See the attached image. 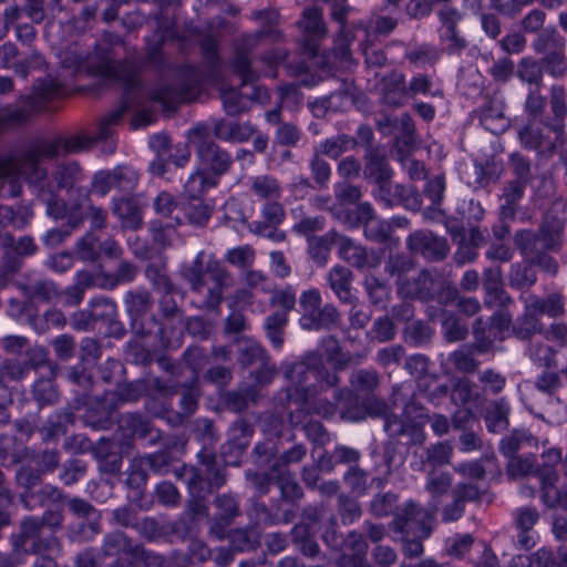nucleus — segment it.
I'll use <instances>...</instances> for the list:
<instances>
[{"label":"nucleus","mask_w":567,"mask_h":567,"mask_svg":"<svg viewBox=\"0 0 567 567\" xmlns=\"http://www.w3.org/2000/svg\"><path fill=\"white\" fill-rule=\"evenodd\" d=\"M73 414L71 412L55 413L49 417L45 424L41 427L43 440L49 441L65 433V425L72 423Z\"/></svg>","instance_id":"8fccbe9b"},{"label":"nucleus","mask_w":567,"mask_h":567,"mask_svg":"<svg viewBox=\"0 0 567 567\" xmlns=\"http://www.w3.org/2000/svg\"><path fill=\"white\" fill-rule=\"evenodd\" d=\"M23 292L32 302L58 303L61 300V292L56 285L47 279L24 285Z\"/></svg>","instance_id":"c85d7f7f"},{"label":"nucleus","mask_w":567,"mask_h":567,"mask_svg":"<svg viewBox=\"0 0 567 567\" xmlns=\"http://www.w3.org/2000/svg\"><path fill=\"white\" fill-rule=\"evenodd\" d=\"M113 214L122 221L123 227L138 229L143 225L142 210L132 198L113 200Z\"/></svg>","instance_id":"7c9ffc66"},{"label":"nucleus","mask_w":567,"mask_h":567,"mask_svg":"<svg viewBox=\"0 0 567 567\" xmlns=\"http://www.w3.org/2000/svg\"><path fill=\"white\" fill-rule=\"evenodd\" d=\"M547 106V100L542 94L540 89L529 87L525 103L524 111L528 116L529 121H540L544 118V114Z\"/></svg>","instance_id":"a18cd8bd"},{"label":"nucleus","mask_w":567,"mask_h":567,"mask_svg":"<svg viewBox=\"0 0 567 567\" xmlns=\"http://www.w3.org/2000/svg\"><path fill=\"white\" fill-rule=\"evenodd\" d=\"M425 512L413 502L405 503L395 513V525L400 532H408L412 526L422 525Z\"/></svg>","instance_id":"ea45409f"},{"label":"nucleus","mask_w":567,"mask_h":567,"mask_svg":"<svg viewBox=\"0 0 567 567\" xmlns=\"http://www.w3.org/2000/svg\"><path fill=\"white\" fill-rule=\"evenodd\" d=\"M543 458L545 460L543 467L536 471L542 485V501L548 507L567 511V488L559 489L556 486L559 475L554 468L561 461V451L549 449L543 454Z\"/></svg>","instance_id":"f8f14e48"},{"label":"nucleus","mask_w":567,"mask_h":567,"mask_svg":"<svg viewBox=\"0 0 567 567\" xmlns=\"http://www.w3.org/2000/svg\"><path fill=\"white\" fill-rule=\"evenodd\" d=\"M264 359V349L255 340L246 339L239 343V362L247 367Z\"/></svg>","instance_id":"680f3d73"},{"label":"nucleus","mask_w":567,"mask_h":567,"mask_svg":"<svg viewBox=\"0 0 567 567\" xmlns=\"http://www.w3.org/2000/svg\"><path fill=\"white\" fill-rule=\"evenodd\" d=\"M517 76L522 82L529 84L530 87L540 89L544 78L543 66L530 58H524L518 64Z\"/></svg>","instance_id":"37998d69"},{"label":"nucleus","mask_w":567,"mask_h":567,"mask_svg":"<svg viewBox=\"0 0 567 567\" xmlns=\"http://www.w3.org/2000/svg\"><path fill=\"white\" fill-rule=\"evenodd\" d=\"M530 308L537 312L539 317L546 315L550 318L561 317L565 313V301L561 295L551 293L546 299H542L534 293H523Z\"/></svg>","instance_id":"2f4dec72"},{"label":"nucleus","mask_w":567,"mask_h":567,"mask_svg":"<svg viewBox=\"0 0 567 567\" xmlns=\"http://www.w3.org/2000/svg\"><path fill=\"white\" fill-rule=\"evenodd\" d=\"M235 73L241 79L243 85L252 84L258 74L251 69L250 60L245 52L238 51L231 62Z\"/></svg>","instance_id":"4d7b16f0"},{"label":"nucleus","mask_w":567,"mask_h":567,"mask_svg":"<svg viewBox=\"0 0 567 567\" xmlns=\"http://www.w3.org/2000/svg\"><path fill=\"white\" fill-rule=\"evenodd\" d=\"M426 462L432 466L449 464L453 454V447L447 442H437L425 450Z\"/></svg>","instance_id":"bf43d9fd"},{"label":"nucleus","mask_w":567,"mask_h":567,"mask_svg":"<svg viewBox=\"0 0 567 567\" xmlns=\"http://www.w3.org/2000/svg\"><path fill=\"white\" fill-rule=\"evenodd\" d=\"M182 274L192 292L198 297V307L204 310H218L225 290L233 285V276L223 262L204 250L192 264L184 266Z\"/></svg>","instance_id":"20e7f679"},{"label":"nucleus","mask_w":567,"mask_h":567,"mask_svg":"<svg viewBox=\"0 0 567 567\" xmlns=\"http://www.w3.org/2000/svg\"><path fill=\"white\" fill-rule=\"evenodd\" d=\"M249 91L243 93L234 87L221 90L220 99L225 112L228 115L235 116L247 112L254 101L265 103L270 97L268 90L261 86L251 85Z\"/></svg>","instance_id":"2eb2a0df"},{"label":"nucleus","mask_w":567,"mask_h":567,"mask_svg":"<svg viewBox=\"0 0 567 567\" xmlns=\"http://www.w3.org/2000/svg\"><path fill=\"white\" fill-rule=\"evenodd\" d=\"M508 167L515 176L514 181L528 184L532 181L530 162L523 155L515 153L512 154L508 162Z\"/></svg>","instance_id":"0e129e2a"},{"label":"nucleus","mask_w":567,"mask_h":567,"mask_svg":"<svg viewBox=\"0 0 567 567\" xmlns=\"http://www.w3.org/2000/svg\"><path fill=\"white\" fill-rule=\"evenodd\" d=\"M103 551L107 556L126 555L134 564L143 556V546L133 544L131 538L122 532H113L105 536Z\"/></svg>","instance_id":"4be33fe9"},{"label":"nucleus","mask_w":567,"mask_h":567,"mask_svg":"<svg viewBox=\"0 0 567 567\" xmlns=\"http://www.w3.org/2000/svg\"><path fill=\"white\" fill-rule=\"evenodd\" d=\"M441 287L442 280L439 276L432 275L429 270H422L417 277L404 286L402 293L406 297L429 300L437 295Z\"/></svg>","instance_id":"412c9836"},{"label":"nucleus","mask_w":567,"mask_h":567,"mask_svg":"<svg viewBox=\"0 0 567 567\" xmlns=\"http://www.w3.org/2000/svg\"><path fill=\"white\" fill-rule=\"evenodd\" d=\"M538 446V440L529 430L515 429L508 435L504 436L499 443V451L504 456L517 455V452L527 447Z\"/></svg>","instance_id":"a878e982"},{"label":"nucleus","mask_w":567,"mask_h":567,"mask_svg":"<svg viewBox=\"0 0 567 567\" xmlns=\"http://www.w3.org/2000/svg\"><path fill=\"white\" fill-rule=\"evenodd\" d=\"M567 93L563 85L555 84L549 92L551 115L546 121H528L518 131L522 145L542 156H551L565 143V120L567 116Z\"/></svg>","instance_id":"7ed1b4c3"},{"label":"nucleus","mask_w":567,"mask_h":567,"mask_svg":"<svg viewBox=\"0 0 567 567\" xmlns=\"http://www.w3.org/2000/svg\"><path fill=\"white\" fill-rule=\"evenodd\" d=\"M192 86L174 87L168 84H159L147 92V100L163 105L165 109H174L182 102L189 101Z\"/></svg>","instance_id":"b1692460"},{"label":"nucleus","mask_w":567,"mask_h":567,"mask_svg":"<svg viewBox=\"0 0 567 567\" xmlns=\"http://www.w3.org/2000/svg\"><path fill=\"white\" fill-rule=\"evenodd\" d=\"M321 293L317 288L302 291L299 297L300 327L308 331L330 330L340 322V312L333 303L321 306Z\"/></svg>","instance_id":"1a4fd4ad"},{"label":"nucleus","mask_w":567,"mask_h":567,"mask_svg":"<svg viewBox=\"0 0 567 567\" xmlns=\"http://www.w3.org/2000/svg\"><path fill=\"white\" fill-rule=\"evenodd\" d=\"M19 50L12 42H7L0 47V68L12 69L16 74L27 78L31 68H40L44 61L40 54H32L23 61H16Z\"/></svg>","instance_id":"aec40b11"},{"label":"nucleus","mask_w":567,"mask_h":567,"mask_svg":"<svg viewBox=\"0 0 567 567\" xmlns=\"http://www.w3.org/2000/svg\"><path fill=\"white\" fill-rule=\"evenodd\" d=\"M327 390H321L318 385H310L308 388L291 390L287 393V401L295 403L301 408L306 414H316L324 419H330L337 413V405L333 402L322 398V393Z\"/></svg>","instance_id":"4468645a"},{"label":"nucleus","mask_w":567,"mask_h":567,"mask_svg":"<svg viewBox=\"0 0 567 567\" xmlns=\"http://www.w3.org/2000/svg\"><path fill=\"white\" fill-rule=\"evenodd\" d=\"M509 405L504 400L492 403L486 412L485 422L489 432L499 433L508 426Z\"/></svg>","instance_id":"58836bf2"},{"label":"nucleus","mask_w":567,"mask_h":567,"mask_svg":"<svg viewBox=\"0 0 567 567\" xmlns=\"http://www.w3.org/2000/svg\"><path fill=\"white\" fill-rule=\"evenodd\" d=\"M111 445L106 440H101L97 447L96 454L101 458V470L110 474H116L122 467V457L115 453H110Z\"/></svg>","instance_id":"864d4df0"},{"label":"nucleus","mask_w":567,"mask_h":567,"mask_svg":"<svg viewBox=\"0 0 567 567\" xmlns=\"http://www.w3.org/2000/svg\"><path fill=\"white\" fill-rule=\"evenodd\" d=\"M214 134L223 141L243 143L254 136L255 127L250 123L218 121L214 126Z\"/></svg>","instance_id":"bb28decb"},{"label":"nucleus","mask_w":567,"mask_h":567,"mask_svg":"<svg viewBox=\"0 0 567 567\" xmlns=\"http://www.w3.org/2000/svg\"><path fill=\"white\" fill-rule=\"evenodd\" d=\"M449 360L454 368L463 373H472L477 370L478 362L474 358L473 350L470 348H461L450 354Z\"/></svg>","instance_id":"13d9d810"},{"label":"nucleus","mask_w":567,"mask_h":567,"mask_svg":"<svg viewBox=\"0 0 567 567\" xmlns=\"http://www.w3.org/2000/svg\"><path fill=\"white\" fill-rule=\"evenodd\" d=\"M350 384L355 392H372L379 384V375L374 370L360 369L352 372Z\"/></svg>","instance_id":"603ef678"},{"label":"nucleus","mask_w":567,"mask_h":567,"mask_svg":"<svg viewBox=\"0 0 567 567\" xmlns=\"http://www.w3.org/2000/svg\"><path fill=\"white\" fill-rule=\"evenodd\" d=\"M363 286L369 300L374 306H384L390 297V287L373 275L364 277Z\"/></svg>","instance_id":"49530a36"},{"label":"nucleus","mask_w":567,"mask_h":567,"mask_svg":"<svg viewBox=\"0 0 567 567\" xmlns=\"http://www.w3.org/2000/svg\"><path fill=\"white\" fill-rule=\"evenodd\" d=\"M90 307L96 321L112 323L116 317V305L107 297L93 298L90 301Z\"/></svg>","instance_id":"6e6d98bb"},{"label":"nucleus","mask_w":567,"mask_h":567,"mask_svg":"<svg viewBox=\"0 0 567 567\" xmlns=\"http://www.w3.org/2000/svg\"><path fill=\"white\" fill-rule=\"evenodd\" d=\"M408 248L420 254L429 260H442L450 250L447 240L443 237L435 236L431 231L419 230L411 234L406 240Z\"/></svg>","instance_id":"dca6fc26"},{"label":"nucleus","mask_w":567,"mask_h":567,"mask_svg":"<svg viewBox=\"0 0 567 567\" xmlns=\"http://www.w3.org/2000/svg\"><path fill=\"white\" fill-rule=\"evenodd\" d=\"M64 92L65 87L59 80L50 79L40 82L24 105H7L0 109V133L25 123L34 113L44 109L47 101Z\"/></svg>","instance_id":"6e6552de"},{"label":"nucleus","mask_w":567,"mask_h":567,"mask_svg":"<svg viewBox=\"0 0 567 567\" xmlns=\"http://www.w3.org/2000/svg\"><path fill=\"white\" fill-rule=\"evenodd\" d=\"M515 245L523 255L534 257L538 254V245L540 244V236L535 235L529 230H520L516 233L514 238Z\"/></svg>","instance_id":"69168bd1"},{"label":"nucleus","mask_w":567,"mask_h":567,"mask_svg":"<svg viewBox=\"0 0 567 567\" xmlns=\"http://www.w3.org/2000/svg\"><path fill=\"white\" fill-rule=\"evenodd\" d=\"M310 171L318 187H327L331 177V167L317 152L313 153L310 159Z\"/></svg>","instance_id":"e2e57ef3"},{"label":"nucleus","mask_w":567,"mask_h":567,"mask_svg":"<svg viewBox=\"0 0 567 567\" xmlns=\"http://www.w3.org/2000/svg\"><path fill=\"white\" fill-rule=\"evenodd\" d=\"M538 512L533 507H522L515 513V525L519 530L518 543L526 549L534 546L535 542L528 532L538 522Z\"/></svg>","instance_id":"72a5a7b5"},{"label":"nucleus","mask_w":567,"mask_h":567,"mask_svg":"<svg viewBox=\"0 0 567 567\" xmlns=\"http://www.w3.org/2000/svg\"><path fill=\"white\" fill-rule=\"evenodd\" d=\"M452 486V477L449 473L431 472L426 480V491L433 499H437L446 494Z\"/></svg>","instance_id":"052dcab7"},{"label":"nucleus","mask_w":567,"mask_h":567,"mask_svg":"<svg viewBox=\"0 0 567 567\" xmlns=\"http://www.w3.org/2000/svg\"><path fill=\"white\" fill-rule=\"evenodd\" d=\"M189 136L196 147L199 167L219 182V177L227 173L233 164L230 154L208 140L209 130L206 125L195 126L190 130Z\"/></svg>","instance_id":"9d476101"},{"label":"nucleus","mask_w":567,"mask_h":567,"mask_svg":"<svg viewBox=\"0 0 567 567\" xmlns=\"http://www.w3.org/2000/svg\"><path fill=\"white\" fill-rule=\"evenodd\" d=\"M116 189L132 192L138 182V174L130 166H117L113 169Z\"/></svg>","instance_id":"338daca9"},{"label":"nucleus","mask_w":567,"mask_h":567,"mask_svg":"<svg viewBox=\"0 0 567 567\" xmlns=\"http://www.w3.org/2000/svg\"><path fill=\"white\" fill-rule=\"evenodd\" d=\"M30 544L32 553L59 549V540L54 533L42 526V522L37 516H28L21 520L20 533L13 545L16 548L24 547Z\"/></svg>","instance_id":"ddd939ff"},{"label":"nucleus","mask_w":567,"mask_h":567,"mask_svg":"<svg viewBox=\"0 0 567 567\" xmlns=\"http://www.w3.org/2000/svg\"><path fill=\"white\" fill-rule=\"evenodd\" d=\"M30 365L28 362L18 359H6L0 361V385H6L9 382L23 380Z\"/></svg>","instance_id":"c03bdc74"},{"label":"nucleus","mask_w":567,"mask_h":567,"mask_svg":"<svg viewBox=\"0 0 567 567\" xmlns=\"http://www.w3.org/2000/svg\"><path fill=\"white\" fill-rule=\"evenodd\" d=\"M29 147L30 144L20 156L0 159V187H2L4 183H8L10 185V196L17 197L22 192L21 178L28 181L29 184H39L38 198L45 205L47 214L55 220L64 219L69 206L64 199L59 197V193L65 192L66 194H71L74 192L82 194V183L84 182L85 175L78 163L69 162L58 165L51 174V177L45 179V169L40 166V163L45 158H41L38 163V167L44 173L43 177L39 179H32L31 175L27 172H22L20 167L12 172H2V165L8 162L20 166L24 161Z\"/></svg>","instance_id":"f257e3e1"},{"label":"nucleus","mask_w":567,"mask_h":567,"mask_svg":"<svg viewBox=\"0 0 567 567\" xmlns=\"http://www.w3.org/2000/svg\"><path fill=\"white\" fill-rule=\"evenodd\" d=\"M414 269V262L411 258L404 255H392L385 262L384 270L391 277H396L398 290L402 293L404 286L408 285L410 279L406 275Z\"/></svg>","instance_id":"c9c22d12"},{"label":"nucleus","mask_w":567,"mask_h":567,"mask_svg":"<svg viewBox=\"0 0 567 567\" xmlns=\"http://www.w3.org/2000/svg\"><path fill=\"white\" fill-rule=\"evenodd\" d=\"M427 420L424 409L411 401L404 406L402 417L391 414L384 420V430L390 437H406V444L410 446L423 445L426 440L424 426Z\"/></svg>","instance_id":"9b49d317"},{"label":"nucleus","mask_w":567,"mask_h":567,"mask_svg":"<svg viewBox=\"0 0 567 567\" xmlns=\"http://www.w3.org/2000/svg\"><path fill=\"white\" fill-rule=\"evenodd\" d=\"M216 177L208 175L200 167L193 173L184 185V192L189 199H202V196L209 189L217 186Z\"/></svg>","instance_id":"4c0bfd02"},{"label":"nucleus","mask_w":567,"mask_h":567,"mask_svg":"<svg viewBox=\"0 0 567 567\" xmlns=\"http://www.w3.org/2000/svg\"><path fill=\"white\" fill-rule=\"evenodd\" d=\"M249 190L256 199L264 202L260 209L261 219L250 223V231L261 233L266 228L280 225L285 220L286 210L280 202L282 187L275 176L262 174L251 177L249 179Z\"/></svg>","instance_id":"0eeeda50"},{"label":"nucleus","mask_w":567,"mask_h":567,"mask_svg":"<svg viewBox=\"0 0 567 567\" xmlns=\"http://www.w3.org/2000/svg\"><path fill=\"white\" fill-rule=\"evenodd\" d=\"M519 299L524 303V312L513 327V332L518 339L525 340L535 333L542 332L543 324L540 322V317L530 308L529 302L523 293Z\"/></svg>","instance_id":"cd10ccee"},{"label":"nucleus","mask_w":567,"mask_h":567,"mask_svg":"<svg viewBox=\"0 0 567 567\" xmlns=\"http://www.w3.org/2000/svg\"><path fill=\"white\" fill-rule=\"evenodd\" d=\"M337 238L338 235L334 231H329L323 236L312 237L310 239L309 254L317 264L324 265L327 262L330 246Z\"/></svg>","instance_id":"de8ad7c7"},{"label":"nucleus","mask_w":567,"mask_h":567,"mask_svg":"<svg viewBox=\"0 0 567 567\" xmlns=\"http://www.w3.org/2000/svg\"><path fill=\"white\" fill-rule=\"evenodd\" d=\"M353 274L341 265L333 266L327 274V281L336 297L344 303H353L355 297L351 292Z\"/></svg>","instance_id":"5701e85b"},{"label":"nucleus","mask_w":567,"mask_h":567,"mask_svg":"<svg viewBox=\"0 0 567 567\" xmlns=\"http://www.w3.org/2000/svg\"><path fill=\"white\" fill-rule=\"evenodd\" d=\"M66 224L48 230L43 241L49 247H56L62 244L71 234L82 226L84 217L79 207L66 208Z\"/></svg>","instance_id":"393cba45"},{"label":"nucleus","mask_w":567,"mask_h":567,"mask_svg":"<svg viewBox=\"0 0 567 567\" xmlns=\"http://www.w3.org/2000/svg\"><path fill=\"white\" fill-rule=\"evenodd\" d=\"M298 24L310 39H321L327 34L326 23L322 19V10L319 8L311 7L305 9Z\"/></svg>","instance_id":"e433bc0d"},{"label":"nucleus","mask_w":567,"mask_h":567,"mask_svg":"<svg viewBox=\"0 0 567 567\" xmlns=\"http://www.w3.org/2000/svg\"><path fill=\"white\" fill-rule=\"evenodd\" d=\"M330 342L336 344L338 357L333 354L330 359L333 361V369H328L323 362L322 355L316 351L306 353L298 362L289 364L285 369V378L291 383L287 392H292L297 389L308 388L310 385H318L321 390H329L337 388L340 383L338 372L348 367L351 361L350 354H342L337 347V341L333 338L329 339Z\"/></svg>","instance_id":"39448f33"},{"label":"nucleus","mask_w":567,"mask_h":567,"mask_svg":"<svg viewBox=\"0 0 567 567\" xmlns=\"http://www.w3.org/2000/svg\"><path fill=\"white\" fill-rule=\"evenodd\" d=\"M339 255L349 265L360 270L374 269L381 265L382 260L379 251L355 245L347 237H340Z\"/></svg>","instance_id":"f3484780"},{"label":"nucleus","mask_w":567,"mask_h":567,"mask_svg":"<svg viewBox=\"0 0 567 567\" xmlns=\"http://www.w3.org/2000/svg\"><path fill=\"white\" fill-rule=\"evenodd\" d=\"M101 74L124 86L125 93L122 103H127V110L136 109L131 122L134 130L155 122V112L150 107H144L145 92L141 86L138 72L133 64L111 61L101 66Z\"/></svg>","instance_id":"423d86ee"},{"label":"nucleus","mask_w":567,"mask_h":567,"mask_svg":"<svg viewBox=\"0 0 567 567\" xmlns=\"http://www.w3.org/2000/svg\"><path fill=\"white\" fill-rule=\"evenodd\" d=\"M185 218L193 225L203 226L210 218L213 208L202 199H190L183 206Z\"/></svg>","instance_id":"3c124183"},{"label":"nucleus","mask_w":567,"mask_h":567,"mask_svg":"<svg viewBox=\"0 0 567 567\" xmlns=\"http://www.w3.org/2000/svg\"><path fill=\"white\" fill-rule=\"evenodd\" d=\"M127 112V103H121L115 110L104 115L96 125L93 135H73V136H59L53 138H39L30 143L24 161L20 165L22 172L31 175L32 179L43 177L44 173L38 167L41 158H54L61 155L79 153L90 148L97 142H106L109 153L115 150V142L113 140L116 127L120 125L123 115ZM14 163L8 162L2 165V172H12L18 169Z\"/></svg>","instance_id":"f03ea898"},{"label":"nucleus","mask_w":567,"mask_h":567,"mask_svg":"<svg viewBox=\"0 0 567 567\" xmlns=\"http://www.w3.org/2000/svg\"><path fill=\"white\" fill-rule=\"evenodd\" d=\"M256 400V392L254 389H246L245 391H233L226 394V405L234 412L244 411L250 402Z\"/></svg>","instance_id":"774afa93"},{"label":"nucleus","mask_w":567,"mask_h":567,"mask_svg":"<svg viewBox=\"0 0 567 567\" xmlns=\"http://www.w3.org/2000/svg\"><path fill=\"white\" fill-rule=\"evenodd\" d=\"M357 144L358 142L354 137L347 134H339L321 142L315 148V152H317L321 156L324 155L330 158L337 159L343 153L354 148Z\"/></svg>","instance_id":"f704fd0d"},{"label":"nucleus","mask_w":567,"mask_h":567,"mask_svg":"<svg viewBox=\"0 0 567 567\" xmlns=\"http://www.w3.org/2000/svg\"><path fill=\"white\" fill-rule=\"evenodd\" d=\"M364 174L374 178L375 183H388L392 172L385 156L378 150L369 148L365 154Z\"/></svg>","instance_id":"473e14b6"},{"label":"nucleus","mask_w":567,"mask_h":567,"mask_svg":"<svg viewBox=\"0 0 567 567\" xmlns=\"http://www.w3.org/2000/svg\"><path fill=\"white\" fill-rule=\"evenodd\" d=\"M118 431L113 437L114 443L118 446H130L134 436L145 437L151 433L150 422L146 417L137 413L123 414L118 420Z\"/></svg>","instance_id":"6ab92c4d"},{"label":"nucleus","mask_w":567,"mask_h":567,"mask_svg":"<svg viewBox=\"0 0 567 567\" xmlns=\"http://www.w3.org/2000/svg\"><path fill=\"white\" fill-rule=\"evenodd\" d=\"M382 103L393 107L403 106L409 97L403 74H393L384 81Z\"/></svg>","instance_id":"c756f323"},{"label":"nucleus","mask_w":567,"mask_h":567,"mask_svg":"<svg viewBox=\"0 0 567 567\" xmlns=\"http://www.w3.org/2000/svg\"><path fill=\"white\" fill-rule=\"evenodd\" d=\"M484 305L487 308H506L513 303L504 288L501 267H489L483 271Z\"/></svg>","instance_id":"a211bd4d"},{"label":"nucleus","mask_w":567,"mask_h":567,"mask_svg":"<svg viewBox=\"0 0 567 567\" xmlns=\"http://www.w3.org/2000/svg\"><path fill=\"white\" fill-rule=\"evenodd\" d=\"M70 511L80 518H93L91 528L93 534L100 533V513L86 501L74 497L69 501Z\"/></svg>","instance_id":"5fc2aeb1"},{"label":"nucleus","mask_w":567,"mask_h":567,"mask_svg":"<svg viewBox=\"0 0 567 567\" xmlns=\"http://www.w3.org/2000/svg\"><path fill=\"white\" fill-rule=\"evenodd\" d=\"M508 458L506 465V474L512 480L523 478L530 474H536L535 455H513Z\"/></svg>","instance_id":"a19ab883"},{"label":"nucleus","mask_w":567,"mask_h":567,"mask_svg":"<svg viewBox=\"0 0 567 567\" xmlns=\"http://www.w3.org/2000/svg\"><path fill=\"white\" fill-rule=\"evenodd\" d=\"M127 313L133 320L144 316L152 307V298L146 290L128 291L124 299Z\"/></svg>","instance_id":"79ce46f5"},{"label":"nucleus","mask_w":567,"mask_h":567,"mask_svg":"<svg viewBox=\"0 0 567 567\" xmlns=\"http://www.w3.org/2000/svg\"><path fill=\"white\" fill-rule=\"evenodd\" d=\"M509 285L516 289H524L532 287L536 280V271L532 266L524 264H514L511 267L508 275Z\"/></svg>","instance_id":"09e8293b"}]
</instances>
